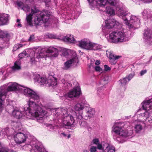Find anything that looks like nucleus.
Wrapping results in <instances>:
<instances>
[{
    "label": "nucleus",
    "instance_id": "nucleus-1",
    "mask_svg": "<svg viewBox=\"0 0 152 152\" xmlns=\"http://www.w3.org/2000/svg\"><path fill=\"white\" fill-rule=\"evenodd\" d=\"M0 90V112L3 110L2 105L8 91H16L19 92L34 101L39 100L40 98L39 94L37 91L30 88L19 85L16 83H10L7 85H5L1 86Z\"/></svg>",
    "mask_w": 152,
    "mask_h": 152
},
{
    "label": "nucleus",
    "instance_id": "nucleus-2",
    "mask_svg": "<svg viewBox=\"0 0 152 152\" xmlns=\"http://www.w3.org/2000/svg\"><path fill=\"white\" fill-rule=\"evenodd\" d=\"M29 98L27 104L24 106V111L22 112L18 109H14L12 112V115L18 119L22 118L26 115L34 116L37 118L38 121L42 120L43 117L47 113V111L43 110L34 101Z\"/></svg>",
    "mask_w": 152,
    "mask_h": 152
},
{
    "label": "nucleus",
    "instance_id": "nucleus-3",
    "mask_svg": "<svg viewBox=\"0 0 152 152\" xmlns=\"http://www.w3.org/2000/svg\"><path fill=\"white\" fill-rule=\"evenodd\" d=\"M116 11L119 17L123 18L125 24L130 29H135L140 26V18L131 15L128 11H125L122 4L117 6Z\"/></svg>",
    "mask_w": 152,
    "mask_h": 152
},
{
    "label": "nucleus",
    "instance_id": "nucleus-4",
    "mask_svg": "<svg viewBox=\"0 0 152 152\" xmlns=\"http://www.w3.org/2000/svg\"><path fill=\"white\" fill-rule=\"evenodd\" d=\"M36 16L34 18V23L36 26L41 25L42 23L48 22L50 18L51 13L48 11L39 12V10L35 7L31 8V13L27 15L26 20L27 23L30 26H32V16Z\"/></svg>",
    "mask_w": 152,
    "mask_h": 152
},
{
    "label": "nucleus",
    "instance_id": "nucleus-5",
    "mask_svg": "<svg viewBox=\"0 0 152 152\" xmlns=\"http://www.w3.org/2000/svg\"><path fill=\"white\" fill-rule=\"evenodd\" d=\"M70 110L66 107L58 108L53 110L54 112V119L59 120L61 119L62 124L65 126H71L75 122L74 116L70 115Z\"/></svg>",
    "mask_w": 152,
    "mask_h": 152
},
{
    "label": "nucleus",
    "instance_id": "nucleus-6",
    "mask_svg": "<svg viewBox=\"0 0 152 152\" xmlns=\"http://www.w3.org/2000/svg\"><path fill=\"white\" fill-rule=\"evenodd\" d=\"M129 124L128 122L120 123L115 125L113 127V131L119 136L114 138L118 143H123L124 141L122 138L130 137L132 134L133 131L131 129H129V128L126 129Z\"/></svg>",
    "mask_w": 152,
    "mask_h": 152
},
{
    "label": "nucleus",
    "instance_id": "nucleus-7",
    "mask_svg": "<svg viewBox=\"0 0 152 152\" xmlns=\"http://www.w3.org/2000/svg\"><path fill=\"white\" fill-rule=\"evenodd\" d=\"M59 50L58 49L53 47H50L47 49H42L38 53H35L34 54V57L31 58V61L32 62L36 61V58L46 57L47 53H51L52 57H56L58 55Z\"/></svg>",
    "mask_w": 152,
    "mask_h": 152
},
{
    "label": "nucleus",
    "instance_id": "nucleus-8",
    "mask_svg": "<svg viewBox=\"0 0 152 152\" xmlns=\"http://www.w3.org/2000/svg\"><path fill=\"white\" fill-rule=\"evenodd\" d=\"M109 39L114 43L124 42L129 40L126 34L123 31H113L109 36Z\"/></svg>",
    "mask_w": 152,
    "mask_h": 152
},
{
    "label": "nucleus",
    "instance_id": "nucleus-9",
    "mask_svg": "<svg viewBox=\"0 0 152 152\" xmlns=\"http://www.w3.org/2000/svg\"><path fill=\"white\" fill-rule=\"evenodd\" d=\"M88 105L85 99L80 101L74 106V108L76 112H72L73 116L76 117L77 119L82 120L83 118V110L85 107H88Z\"/></svg>",
    "mask_w": 152,
    "mask_h": 152
},
{
    "label": "nucleus",
    "instance_id": "nucleus-10",
    "mask_svg": "<svg viewBox=\"0 0 152 152\" xmlns=\"http://www.w3.org/2000/svg\"><path fill=\"white\" fill-rule=\"evenodd\" d=\"M115 21L113 19H110L105 21V25L104 26H102V29L106 36L110 33V29L115 26Z\"/></svg>",
    "mask_w": 152,
    "mask_h": 152
},
{
    "label": "nucleus",
    "instance_id": "nucleus-11",
    "mask_svg": "<svg viewBox=\"0 0 152 152\" xmlns=\"http://www.w3.org/2000/svg\"><path fill=\"white\" fill-rule=\"evenodd\" d=\"M13 138L14 141L17 144H20L26 141L27 138V136L25 134L19 132L15 134Z\"/></svg>",
    "mask_w": 152,
    "mask_h": 152
},
{
    "label": "nucleus",
    "instance_id": "nucleus-12",
    "mask_svg": "<svg viewBox=\"0 0 152 152\" xmlns=\"http://www.w3.org/2000/svg\"><path fill=\"white\" fill-rule=\"evenodd\" d=\"M72 56L73 57L72 59L67 61L64 64L63 68L64 69H68L72 66V64L78 62V58L75 52L73 53Z\"/></svg>",
    "mask_w": 152,
    "mask_h": 152
},
{
    "label": "nucleus",
    "instance_id": "nucleus-13",
    "mask_svg": "<svg viewBox=\"0 0 152 152\" xmlns=\"http://www.w3.org/2000/svg\"><path fill=\"white\" fill-rule=\"evenodd\" d=\"M92 42L87 40H82L77 42L79 47L87 50H91Z\"/></svg>",
    "mask_w": 152,
    "mask_h": 152
},
{
    "label": "nucleus",
    "instance_id": "nucleus-14",
    "mask_svg": "<svg viewBox=\"0 0 152 152\" xmlns=\"http://www.w3.org/2000/svg\"><path fill=\"white\" fill-rule=\"evenodd\" d=\"M88 1L90 7L92 9L98 8L99 5H103L106 2V0H87Z\"/></svg>",
    "mask_w": 152,
    "mask_h": 152
},
{
    "label": "nucleus",
    "instance_id": "nucleus-15",
    "mask_svg": "<svg viewBox=\"0 0 152 152\" xmlns=\"http://www.w3.org/2000/svg\"><path fill=\"white\" fill-rule=\"evenodd\" d=\"M81 93L80 87L77 86L74 88L65 95L66 97L71 98L78 96Z\"/></svg>",
    "mask_w": 152,
    "mask_h": 152
},
{
    "label": "nucleus",
    "instance_id": "nucleus-16",
    "mask_svg": "<svg viewBox=\"0 0 152 152\" xmlns=\"http://www.w3.org/2000/svg\"><path fill=\"white\" fill-rule=\"evenodd\" d=\"M148 111L144 110V111H143V110L141 109H140L137 111L136 113L139 114L138 117L141 120V122H143L144 121H145L146 122L147 119L149 115V112Z\"/></svg>",
    "mask_w": 152,
    "mask_h": 152
},
{
    "label": "nucleus",
    "instance_id": "nucleus-17",
    "mask_svg": "<svg viewBox=\"0 0 152 152\" xmlns=\"http://www.w3.org/2000/svg\"><path fill=\"white\" fill-rule=\"evenodd\" d=\"M143 35V38L145 42L151 44L152 42V31L147 29L145 30Z\"/></svg>",
    "mask_w": 152,
    "mask_h": 152
},
{
    "label": "nucleus",
    "instance_id": "nucleus-18",
    "mask_svg": "<svg viewBox=\"0 0 152 152\" xmlns=\"http://www.w3.org/2000/svg\"><path fill=\"white\" fill-rule=\"evenodd\" d=\"M142 107L144 110L150 111L152 109V98L145 101L141 104Z\"/></svg>",
    "mask_w": 152,
    "mask_h": 152
},
{
    "label": "nucleus",
    "instance_id": "nucleus-19",
    "mask_svg": "<svg viewBox=\"0 0 152 152\" xmlns=\"http://www.w3.org/2000/svg\"><path fill=\"white\" fill-rule=\"evenodd\" d=\"M8 14H1L0 15V25H3L7 24L9 21Z\"/></svg>",
    "mask_w": 152,
    "mask_h": 152
},
{
    "label": "nucleus",
    "instance_id": "nucleus-20",
    "mask_svg": "<svg viewBox=\"0 0 152 152\" xmlns=\"http://www.w3.org/2000/svg\"><path fill=\"white\" fill-rule=\"evenodd\" d=\"M106 54L109 58L110 62H111L112 61L118 59L121 57V56L115 55L113 53V52L107 50L106 51Z\"/></svg>",
    "mask_w": 152,
    "mask_h": 152
},
{
    "label": "nucleus",
    "instance_id": "nucleus-21",
    "mask_svg": "<svg viewBox=\"0 0 152 152\" xmlns=\"http://www.w3.org/2000/svg\"><path fill=\"white\" fill-rule=\"evenodd\" d=\"M62 40L65 42H68L72 43H75L77 42L73 35L68 34L63 37Z\"/></svg>",
    "mask_w": 152,
    "mask_h": 152
},
{
    "label": "nucleus",
    "instance_id": "nucleus-22",
    "mask_svg": "<svg viewBox=\"0 0 152 152\" xmlns=\"http://www.w3.org/2000/svg\"><path fill=\"white\" fill-rule=\"evenodd\" d=\"M86 115L84 117L85 119H87L88 118H91L95 114L94 109L91 107H88L86 109Z\"/></svg>",
    "mask_w": 152,
    "mask_h": 152
},
{
    "label": "nucleus",
    "instance_id": "nucleus-23",
    "mask_svg": "<svg viewBox=\"0 0 152 152\" xmlns=\"http://www.w3.org/2000/svg\"><path fill=\"white\" fill-rule=\"evenodd\" d=\"M46 78L44 77L41 76L39 75H36L34 77V80L35 82H37L38 83H41V85H44L46 81Z\"/></svg>",
    "mask_w": 152,
    "mask_h": 152
},
{
    "label": "nucleus",
    "instance_id": "nucleus-24",
    "mask_svg": "<svg viewBox=\"0 0 152 152\" xmlns=\"http://www.w3.org/2000/svg\"><path fill=\"white\" fill-rule=\"evenodd\" d=\"M108 146V143L104 142H102L98 145L97 148L99 150H102L103 152H104L106 148Z\"/></svg>",
    "mask_w": 152,
    "mask_h": 152
},
{
    "label": "nucleus",
    "instance_id": "nucleus-25",
    "mask_svg": "<svg viewBox=\"0 0 152 152\" xmlns=\"http://www.w3.org/2000/svg\"><path fill=\"white\" fill-rule=\"evenodd\" d=\"M32 147V149L35 152H48L45 150L44 148L42 145H39L37 144Z\"/></svg>",
    "mask_w": 152,
    "mask_h": 152
},
{
    "label": "nucleus",
    "instance_id": "nucleus-26",
    "mask_svg": "<svg viewBox=\"0 0 152 152\" xmlns=\"http://www.w3.org/2000/svg\"><path fill=\"white\" fill-rule=\"evenodd\" d=\"M47 82L48 85L51 86H54L57 84L56 79L51 76L47 80Z\"/></svg>",
    "mask_w": 152,
    "mask_h": 152
},
{
    "label": "nucleus",
    "instance_id": "nucleus-27",
    "mask_svg": "<svg viewBox=\"0 0 152 152\" xmlns=\"http://www.w3.org/2000/svg\"><path fill=\"white\" fill-rule=\"evenodd\" d=\"M106 2L103 5H99V7H104L108 3L110 5L112 6H115L117 4V0H106Z\"/></svg>",
    "mask_w": 152,
    "mask_h": 152
},
{
    "label": "nucleus",
    "instance_id": "nucleus-28",
    "mask_svg": "<svg viewBox=\"0 0 152 152\" xmlns=\"http://www.w3.org/2000/svg\"><path fill=\"white\" fill-rule=\"evenodd\" d=\"M106 13L110 15H113L115 14V11L111 7H106Z\"/></svg>",
    "mask_w": 152,
    "mask_h": 152
},
{
    "label": "nucleus",
    "instance_id": "nucleus-29",
    "mask_svg": "<svg viewBox=\"0 0 152 152\" xmlns=\"http://www.w3.org/2000/svg\"><path fill=\"white\" fill-rule=\"evenodd\" d=\"M9 37V34L6 31H0V38L2 39L5 38H8Z\"/></svg>",
    "mask_w": 152,
    "mask_h": 152
},
{
    "label": "nucleus",
    "instance_id": "nucleus-30",
    "mask_svg": "<svg viewBox=\"0 0 152 152\" xmlns=\"http://www.w3.org/2000/svg\"><path fill=\"white\" fill-rule=\"evenodd\" d=\"M20 61H16L15 63L14 66L12 67V70L15 71L20 69Z\"/></svg>",
    "mask_w": 152,
    "mask_h": 152
},
{
    "label": "nucleus",
    "instance_id": "nucleus-31",
    "mask_svg": "<svg viewBox=\"0 0 152 152\" xmlns=\"http://www.w3.org/2000/svg\"><path fill=\"white\" fill-rule=\"evenodd\" d=\"M143 124L142 122H141L140 123L137 124L135 126V131L137 132H138L140 131L142 129V124Z\"/></svg>",
    "mask_w": 152,
    "mask_h": 152
},
{
    "label": "nucleus",
    "instance_id": "nucleus-32",
    "mask_svg": "<svg viewBox=\"0 0 152 152\" xmlns=\"http://www.w3.org/2000/svg\"><path fill=\"white\" fill-rule=\"evenodd\" d=\"M80 127H81L86 128L88 130L89 129H91L90 127L86 121H82L80 123Z\"/></svg>",
    "mask_w": 152,
    "mask_h": 152
},
{
    "label": "nucleus",
    "instance_id": "nucleus-33",
    "mask_svg": "<svg viewBox=\"0 0 152 152\" xmlns=\"http://www.w3.org/2000/svg\"><path fill=\"white\" fill-rule=\"evenodd\" d=\"M102 48V46L97 44H95L92 42L91 50H97Z\"/></svg>",
    "mask_w": 152,
    "mask_h": 152
},
{
    "label": "nucleus",
    "instance_id": "nucleus-34",
    "mask_svg": "<svg viewBox=\"0 0 152 152\" xmlns=\"http://www.w3.org/2000/svg\"><path fill=\"white\" fill-rule=\"evenodd\" d=\"M115 148L114 147L110 146L109 144V146L107 148L104 152H115Z\"/></svg>",
    "mask_w": 152,
    "mask_h": 152
},
{
    "label": "nucleus",
    "instance_id": "nucleus-35",
    "mask_svg": "<svg viewBox=\"0 0 152 152\" xmlns=\"http://www.w3.org/2000/svg\"><path fill=\"white\" fill-rule=\"evenodd\" d=\"M149 12L148 9H145L143 10V12H142V14L144 18H148Z\"/></svg>",
    "mask_w": 152,
    "mask_h": 152
},
{
    "label": "nucleus",
    "instance_id": "nucleus-36",
    "mask_svg": "<svg viewBox=\"0 0 152 152\" xmlns=\"http://www.w3.org/2000/svg\"><path fill=\"white\" fill-rule=\"evenodd\" d=\"M119 81L123 86L125 85L129 82V81L127 79V77H126L125 78H124L122 79H121Z\"/></svg>",
    "mask_w": 152,
    "mask_h": 152
},
{
    "label": "nucleus",
    "instance_id": "nucleus-37",
    "mask_svg": "<svg viewBox=\"0 0 152 152\" xmlns=\"http://www.w3.org/2000/svg\"><path fill=\"white\" fill-rule=\"evenodd\" d=\"M23 45L21 44H15L13 48V50L15 51L17 49L23 46Z\"/></svg>",
    "mask_w": 152,
    "mask_h": 152
},
{
    "label": "nucleus",
    "instance_id": "nucleus-38",
    "mask_svg": "<svg viewBox=\"0 0 152 152\" xmlns=\"http://www.w3.org/2000/svg\"><path fill=\"white\" fill-rule=\"evenodd\" d=\"M70 51L71 50H70L64 51L62 53L63 55L66 58H68L70 56L69 53L70 52Z\"/></svg>",
    "mask_w": 152,
    "mask_h": 152
},
{
    "label": "nucleus",
    "instance_id": "nucleus-39",
    "mask_svg": "<svg viewBox=\"0 0 152 152\" xmlns=\"http://www.w3.org/2000/svg\"><path fill=\"white\" fill-rule=\"evenodd\" d=\"M100 143L99 140L97 138L94 139L92 142V143L93 144H95L96 146Z\"/></svg>",
    "mask_w": 152,
    "mask_h": 152
},
{
    "label": "nucleus",
    "instance_id": "nucleus-40",
    "mask_svg": "<svg viewBox=\"0 0 152 152\" xmlns=\"http://www.w3.org/2000/svg\"><path fill=\"white\" fill-rule=\"evenodd\" d=\"M26 51H24L22 53L19 54L18 55L20 59L26 56Z\"/></svg>",
    "mask_w": 152,
    "mask_h": 152
},
{
    "label": "nucleus",
    "instance_id": "nucleus-41",
    "mask_svg": "<svg viewBox=\"0 0 152 152\" xmlns=\"http://www.w3.org/2000/svg\"><path fill=\"white\" fill-rule=\"evenodd\" d=\"M146 122L152 124V114L147 119Z\"/></svg>",
    "mask_w": 152,
    "mask_h": 152
},
{
    "label": "nucleus",
    "instance_id": "nucleus-42",
    "mask_svg": "<svg viewBox=\"0 0 152 152\" xmlns=\"http://www.w3.org/2000/svg\"><path fill=\"white\" fill-rule=\"evenodd\" d=\"M97 147L91 146L90 149V151L91 152H95L96 151Z\"/></svg>",
    "mask_w": 152,
    "mask_h": 152
},
{
    "label": "nucleus",
    "instance_id": "nucleus-43",
    "mask_svg": "<svg viewBox=\"0 0 152 152\" xmlns=\"http://www.w3.org/2000/svg\"><path fill=\"white\" fill-rule=\"evenodd\" d=\"M61 81L65 86H71V84L68 83L66 82L64 79H62Z\"/></svg>",
    "mask_w": 152,
    "mask_h": 152
},
{
    "label": "nucleus",
    "instance_id": "nucleus-44",
    "mask_svg": "<svg viewBox=\"0 0 152 152\" xmlns=\"http://www.w3.org/2000/svg\"><path fill=\"white\" fill-rule=\"evenodd\" d=\"M0 152H16L15 151H12L11 150L8 149H3L0 150Z\"/></svg>",
    "mask_w": 152,
    "mask_h": 152
},
{
    "label": "nucleus",
    "instance_id": "nucleus-45",
    "mask_svg": "<svg viewBox=\"0 0 152 152\" xmlns=\"http://www.w3.org/2000/svg\"><path fill=\"white\" fill-rule=\"evenodd\" d=\"M99 89H98V94L99 96L101 98H103L104 97V95L103 94V93L101 91L100 92V91H99Z\"/></svg>",
    "mask_w": 152,
    "mask_h": 152
},
{
    "label": "nucleus",
    "instance_id": "nucleus-46",
    "mask_svg": "<svg viewBox=\"0 0 152 152\" xmlns=\"http://www.w3.org/2000/svg\"><path fill=\"white\" fill-rule=\"evenodd\" d=\"M95 69L96 71L101 72L102 71V70L100 67L99 66H97L95 67Z\"/></svg>",
    "mask_w": 152,
    "mask_h": 152
},
{
    "label": "nucleus",
    "instance_id": "nucleus-47",
    "mask_svg": "<svg viewBox=\"0 0 152 152\" xmlns=\"http://www.w3.org/2000/svg\"><path fill=\"white\" fill-rule=\"evenodd\" d=\"M104 66V70L106 71H110L111 70V68L110 67L108 66L107 65H105Z\"/></svg>",
    "mask_w": 152,
    "mask_h": 152
},
{
    "label": "nucleus",
    "instance_id": "nucleus-48",
    "mask_svg": "<svg viewBox=\"0 0 152 152\" xmlns=\"http://www.w3.org/2000/svg\"><path fill=\"white\" fill-rule=\"evenodd\" d=\"M134 75L132 74H129L127 77V79L129 81H130L134 76Z\"/></svg>",
    "mask_w": 152,
    "mask_h": 152
},
{
    "label": "nucleus",
    "instance_id": "nucleus-49",
    "mask_svg": "<svg viewBox=\"0 0 152 152\" xmlns=\"http://www.w3.org/2000/svg\"><path fill=\"white\" fill-rule=\"evenodd\" d=\"M147 72V70H144L141 71L140 72V74L141 76H142L144 74L146 73Z\"/></svg>",
    "mask_w": 152,
    "mask_h": 152
},
{
    "label": "nucleus",
    "instance_id": "nucleus-50",
    "mask_svg": "<svg viewBox=\"0 0 152 152\" xmlns=\"http://www.w3.org/2000/svg\"><path fill=\"white\" fill-rule=\"evenodd\" d=\"M34 39V35H31L29 37V38L28 39V41H30L33 40Z\"/></svg>",
    "mask_w": 152,
    "mask_h": 152
},
{
    "label": "nucleus",
    "instance_id": "nucleus-51",
    "mask_svg": "<svg viewBox=\"0 0 152 152\" xmlns=\"http://www.w3.org/2000/svg\"><path fill=\"white\" fill-rule=\"evenodd\" d=\"M17 23H18L17 26H18L19 27H21V25L20 23V20L19 19H17Z\"/></svg>",
    "mask_w": 152,
    "mask_h": 152
},
{
    "label": "nucleus",
    "instance_id": "nucleus-52",
    "mask_svg": "<svg viewBox=\"0 0 152 152\" xmlns=\"http://www.w3.org/2000/svg\"><path fill=\"white\" fill-rule=\"evenodd\" d=\"M100 63H101V62H100V61H99V60H97L96 61L95 63V64L96 65H99V64H100Z\"/></svg>",
    "mask_w": 152,
    "mask_h": 152
},
{
    "label": "nucleus",
    "instance_id": "nucleus-53",
    "mask_svg": "<svg viewBox=\"0 0 152 152\" xmlns=\"http://www.w3.org/2000/svg\"><path fill=\"white\" fill-rule=\"evenodd\" d=\"M49 37L50 38L55 39L56 38V37L53 35L50 34V35Z\"/></svg>",
    "mask_w": 152,
    "mask_h": 152
},
{
    "label": "nucleus",
    "instance_id": "nucleus-54",
    "mask_svg": "<svg viewBox=\"0 0 152 152\" xmlns=\"http://www.w3.org/2000/svg\"><path fill=\"white\" fill-rule=\"evenodd\" d=\"M16 3L17 5L19 7H20L21 6L22 4L21 2H17Z\"/></svg>",
    "mask_w": 152,
    "mask_h": 152
},
{
    "label": "nucleus",
    "instance_id": "nucleus-55",
    "mask_svg": "<svg viewBox=\"0 0 152 152\" xmlns=\"http://www.w3.org/2000/svg\"><path fill=\"white\" fill-rule=\"evenodd\" d=\"M61 134L63 135V136L64 137H66V135L65 133L64 132L61 133Z\"/></svg>",
    "mask_w": 152,
    "mask_h": 152
},
{
    "label": "nucleus",
    "instance_id": "nucleus-56",
    "mask_svg": "<svg viewBox=\"0 0 152 152\" xmlns=\"http://www.w3.org/2000/svg\"><path fill=\"white\" fill-rule=\"evenodd\" d=\"M45 2H50V0H44Z\"/></svg>",
    "mask_w": 152,
    "mask_h": 152
},
{
    "label": "nucleus",
    "instance_id": "nucleus-57",
    "mask_svg": "<svg viewBox=\"0 0 152 152\" xmlns=\"http://www.w3.org/2000/svg\"><path fill=\"white\" fill-rule=\"evenodd\" d=\"M71 135L70 134H69L67 136L68 138H69L70 137Z\"/></svg>",
    "mask_w": 152,
    "mask_h": 152
},
{
    "label": "nucleus",
    "instance_id": "nucleus-58",
    "mask_svg": "<svg viewBox=\"0 0 152 152\" xmlns=\"http://www.w3.org/2000/svg\"><path fill=\"white\" fill-rule=\"evenodd\" d=\"M83 152H88V151L87 150H85L83 151Z\"/></svg>",
    "mask_w": 152,
    "mask_h": 152
},
{
    "label": "nucleus",
    "instance_id": "nucleus-59",
    "mask_svg": "<svg viewBox=\"0 0 152 152\" xmlns=\"http://www.w3.org/2000/svg\"><path fill=\"white\" fill-rule=\"evenodd\" d=\"M104 80H102L101 81V83H103V82H104Z\"/></svg>",
    "mask_w": 152,
    "mask_h": 152
},
{
    "label": "nucleus",
    "instance_id": "nucleus-60",
    "mask_svg": "<svg viewBox=\"0 0 152 152\" xmlns=\"http://www.w3.org/2000/svg\"><path fill=\"white\" fill-rule=\"evenodd\" d=\"M17 129H17V130H19L20 129V128H18Z\"/></svg>",
    "mask_w": 152,
    "mask_h": 152
},
{
    "label": "nucleus",
    "instance_id": "nucleus-61",
    "mask_svg": "<svg viewBox=\"0 0 152 152\" xmlns=\"http://www.w3.org/2000/svg\"><path fill=\"white\" fill-rule=\"evenodd\" d=\"M115 20V23H116L117 22V23H118V22H117Z\"/></svg>",
    "mask_w": 152,
    "mask_h": 152
},
{
    "label": "nucleus",
    "instance_id": "nucleus-62",
    "mask_svg": "<svg viewBox=\"0 0 152 152\" xmlns=\"http://www.w3.org/2000/svg\"><path fill=\"white\" fill-rule=\"evenodd\" d=\"M115 63H116V62H115V63H114V64H115Z\"/></svg>",
    "mask_w": 152,
    "mask_h": 152
}]
</instances>
